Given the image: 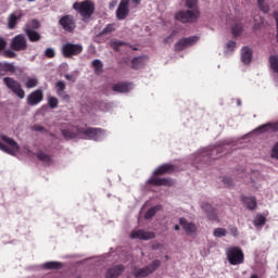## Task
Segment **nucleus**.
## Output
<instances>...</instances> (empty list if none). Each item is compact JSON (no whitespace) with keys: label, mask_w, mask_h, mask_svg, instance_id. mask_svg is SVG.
Listing matches in <instances>:
<instances>
[{"label":"nucleus","mask_w":278,"mask_h":278,"mask_svg":"<svg viewBox=\"0 0 278 278\" xmlns=\"http://www.w3.org/2000/svg\"><path fill=\"white\" fill-rule=\"evenodd\" d=\"M173 173H175V165L170 163L162 164L153 172V176L147 180V184L148 186H155V187L175 186V182L170 178H159V177H162V175H170Z\"/></svg>","instance_id":"obj_1"},{"label":"nucleus","mask_w":278,"mask_h":278,"mask_svg":"<svg viewBox=\"0 0 278 278\" xmlns=\"http://www.w3.org/2000/svg\"><path fill=\"white\" fill-rule=\"evenodd\" d=\"M201 16V11L199 9L193 10H180L175 13V21L180 23H197Z\"/></svg>","instance_id":"obj_2"},{"label":"nucleus","mask_w":278,"mask_h":278,"mask_svg":"<svg viewBox=\"0 0 278 278\" xmlns=\"http://www.w3.org/2000/svg\"><path fill=\"white\" fill-rule=\"evenodd\" d=\"M226 256L230 266H240V264H244V252H242L240 247L228 248Z\"/></svg>","instance_id":"obj_3"},{"label":"nucleus","mask_w":278,"mask_h":278,"mask_svg":"<svg viewBox=\"0 0 278 278\" xmlns=\"http://www.w3.org/2000/svg\"><path fill=\"white\" fill-rule=\"evenodd\" d=\"M74 10L80 14L84 18H90L94 14V2L91 0H85L83 2H75L73 4Z\"/></svg>","instance_id":"obj_4"},{"label":"nucleus","mask_w":278,"mask_h":278,"mask_svg":"<svg viewBox=\"0 0 278 278\" xmlns=\"http://www.w3.org/2000/svg\"><path fill=\"white\" fill-rule=\"evenodd\" d=\"M160 266H162V261L154 260L150 265H147L142 268L134 269L132 275L136 278L149 277V275H153V273H155L157 268H160Z\"/></svg>","instance_id":"obj_5"},{"label":"nucleus","mask_w":278,"mask_h":278,"mask_svg":"<svg viewBox=\"0 0 278 278\" xmlns=\"http://www.w3.org/2000/svg\"><path fill=\"white\" fill-rule=\"evenodd\" d=\"M84 52V46L79 43L66 42L61 48L63 58H75Z\"/></svg>","instance_id":"obj_6"},{"label":"nucleus","mask_w":278,"mask_h":278,"mask_svg":"<svg viewBox=\"0 0 278 278\" xmlns=\"http://www.w3.org/2000/svg\"><path fill=\"white\" fill-rule=\"evenodd\" d=\"M0 139L2 140V142H5V144H9V147H10V148H8V146L3 144L0 141V151H3L4 153H8L9 155H16V153H18L21 147H18V143L14 139H12L5 135H1Z\"/></svg>","instance_id":"obj_7"},{"label":"nucleus","mask_w":278,"mask_h":278,"mask_svg":"<svg viewBox=\"0 0 278 278\" xmlns=\"http://www.w3.org/2000/svg\"><path fill=\"white\" fill-rule=\"evenodd\" d=\"M2 81L13 94L18 97V99H25V90H23L21 83L9 76L4 77Z\"/></svg>","instance_id":"obj_8"},{"label":"nucleus","mask_w":278,"mask_h":278,"mask_svg":"<svg viewBox=\"0 0 278 278\" xmlns=\"http://www.w3.org/2000/svg\"><path fill=\"white\" fill-rule=\"evenodd\" d=\"M225 152V147L218 146L211 149H206L204 152H202L197 160H201L203 157V162H206L210 164V160H216V155H220V153Z\"/></svg>","instance_id":"obj_9"},{"label":"nucleus","mask_w":278,"mask_h":278,"mask_svg":"<svg viewBox=\"0 0 278 278\" xmlns=\"http://www.w3.org/2000/svg\"><path fill=\"white\" fill-rule=\"evenodd\" d=\"M59 25L67 31L68 34H73L75 29H77V22H75V16L73 15H64L59 20Z\"/></svg>","instance_id":"obj_10"},{"label":"nucleus","mask_w":278,"mask_h":278,"mask_svg":"<svg viewBox=\"0 0 278 278\" xmlns=\"http://www.w3.org/2000/svg\"><path fill=\"white\" fill-rule=\"evenodd\" d=\"M197 42H199V36L182 38L174 45V51H176V53H179L180 51L188 49V47L197 45Z\"/></svg>","instance_id":"obj_11"},{"label":"nucleus","mask_w":278,"mask_h":278,"mask_svg":"<svg viewBox=\"0 0 278 278\" xmlns=\"http://www.w3.org/2000/svg\"><path fill=\"white\" fill-rule=\"evenodd\" d=\"M12 51H27V38L25 35L20 34L12 38L10 42Z\"/></svg>","instance_id":"obj_12"},{"label":"nucleus","mask_w":278,"mask_h":278,"mask_svg":"<svg viewBox=\"0 0 278 278\" xmlns=\"http://www.w3.org/2000/svg\"><path fill=\"white\" fill-rule=\"evenodd\" d=\"M81 134V136H85L87 140H94L98 142V140H102V138L105 136V130L103 128L89 127L87 129L83 128Z\"/></svg>","instance_id":"obj_13"},{"label":"nucleus","mask_w":278,"mask_h":278,"mask_svg":"<svg viewBox=\"0 0 278 278\" xmlns=\"http://www.w3.org/2000/svg\"><path fill=\"white\" fill-rule=\"evenodd\" d=\"M43 99L45 93L42 92V89H36L27 96L26 103L27 105H30V108H34L39 103H42Z\"/></svg>","instance_id":"obj_14"},{"label":"nucleus","mask_w":278,"mask_h":278,"mask_svg":"<svg viewBox=\"0 0 278 278\" xmlns=\"http://www.w3.org/2000/svg\"><path fill=\"white\" fill-rule=\"evenodd\" d=\"M83 128L77 126H70L68 128H64L61 130V134L65 140H75V138L81 137Z\"/></svg>","instance_id":"obj_15"},{"label":"nucleus","mask_w":278,"mask_h":278,"mask_svg":"<svg viewBox=\"0 0 278 278\" xmlns=\"http://www.w3.org/2000/svg\"><path fill=\"white\" fill-rule=\"evenodd\" d=\"M131 0H121L117 10H116V18L117 21H125L127 16H129V3Z\"/></svg>","instance_id":"obj_16"},{"label":"nucleus","mask_w":278,"mask_h":278,"mask_svg":"<svg viewBox=\"0 0 278 278\" xmlns=\"http://www.w3.org/2000/svg\"><path fill=\"white\" fill-rule=\"evenodd\" d=\"M131 240H153L155 232L147 231L144 229L132 230L130 233Z\"/></svg>","instance_id":"obj_17"},{"label":"nucleus","mask_w":278,"mask_h":278,"mask_svg":"<svg viewBox=\"0 0 278 278\" xmlns=\"http://www.w3.org/2000/svg\"><path fill=\"white\" fill-rule=\"evenodd\" d=\"M23 16L24 14L22 10H17L9 14L7 24L8 29H16V25H18V22Z\"/></svg>","instance_id":"obj_18"},{"label":"nucleus","mask_w":278,"mask_h":278,"mask_svg":"<svg viewBox=\"0 0 278 278\" xmlns=\"http://www.w3.org/2000/svg\"><path fill=\"white\" fill-rule=\"evenodd\" d=\"M179 225L182 227L184 231L187 236H192V233H197V225L194 223L188 222L185 217L179 219Z\"/></svg>","instance_id":"obj_19"},{"label":"nucleus","mask_w":278,"mask_h":278,"mask_svg":"<svg viewBox=\"0 0 278 278\" xmlns=\"http://www.w3.org/2000/svg\"><path fill=\"white\" fill-rule=\"evenodd\" d=\"M125 273V265H115L106 270L105 278H118Z\"/></svg>","instance_id":"obj_20"},{"label":"nucleus","mask_w":278,"mask_h":278,"mask_svg":"<svg viewBox=\"0 0 278 278\" xmlns=\"http://www.w3.org/2000/svg\"><path fill=\"white\" fill-rule=\"evenodd\" d=\"M55 88H56V94L58 97H60L61 99H63V101H70L71 100V96H68V93H66V84L64 83V80H59L55 84Z\"/></svg>","instance_id":"obj_21"},{"label":"nucleus","mask_w":278,"mask_h":278,"mask_svg":"<svg viewBox=\"0 0 278 278\" xmlns=\"http://www.w3.org/2000/svg\"><path fill=\"white\" fill-rule=\"evenodd\" d=\"M202 210L205 212L208 220H218V215L216 214V211L212 206V204L207 202H203L201 204Z\"/></svg>","instance_id":"obj_22"},{"label":"nucleus","mask_w":278,"mask_h":278,"mask_svg":"<svg viewBox=\"0 0 278 278\" xmlns=\"http://www.w3.org/2000/svg\"><path fill=\"white\" fill-rule=\"evenodd\" d=\"M8 73H16V66H14V63L0 62V77H4Z\"/></svg>","instance_id":"obj_23"},{"label":"nucleus","mask_w":278,"mask_h":278,"mask_svg":"<svg viewBox=\"0 0 278 278\" xmlns=\"http://www.w3.org/2000/svg\"><path fill=\"white\" fill-rule=\"evenodd\" d=\"M113 92H118L119 94H125L131 90L129 83H117L112 86Z\"/></svg>","instance_id":"obj_24"},{"label":"nucleus","mask_w":278,"mask_h":278,"mask_svg":"<svg viewBox=\"0 0 278 278\" xmlns=\"http://www.w3.org/2000/svg\"><path fill=\"white\" fill-rule=\"evenodd\" d=\"M253 60V51H251V48L243 47L241 50V62L243 64H251Z\"/></svg>","instance_id":"obj_25"},{"label":"nucleus","mask_w":278,"mask_h":278,"mask_svg":"<svg viewBox=\"0 0 278 278\" xmlns=\"http://www.w3.org/2000/svg\"><path fill=\"white\" fill-rule=\"evenodd\" d=\"M241 201L245 205V207L250 211H253L255 210V207H257V199H255V197L241 195Z\"/></svg>","instance_id":"obj_26"},{"label":"nucleus","mask_w":278,"mask_h":278,"mask_svg":"<svg viewBox=\"0 0 278 278\" xmlns=\"http://www.w3.org/2000/svg\"><path fill=\"white\" fill-rule=\"evenodd\" d=\"M144 64H147V58L137 56L131 60V68L134 71H139V68H143Z\"/></svg>","instance_id":"obj_27"},{"label":"nucleus","mask_w":278,"mask_h":278,"mask_svg":"<svg viewBox=\"0 0 278 278\" xmlns=\"http://www.w3.org/2000/svg\"><path fill=\"white\" fill-rule=\"evenodd\" d=\"M25 34H26L29 42H39V40L42 38V36H40L38 31H36L31 28H26Z\"/></svg>","instance_id":"obj_28"},{"label":"nucleus","mask_w":278,"mask_h":278,"mask_svg":"<svg viewBox=\"0 0 278 278\" xmlns=\"http://www.w3.org/2000/svg\"><path fill=\"white\" fill-rule=\"evenodd\" d=\"M37 159L39 160V162H43L46 166H51V164H53V159L51 157V155L45 153L43 151L37 152Z\"/></svg>","instance_id":"obj_29"},{"label":"nucleus","mask_w":278,"mask_h":278,"mask_svg":"<svg viewBox=\"0 0 278 278\" xmlns=\"http://www.w3.org/2000/svg\"><path fill=\"white\" fill-rule=\"evenodd\" d=\"M243 31H244V28L242 26V23H236L231 27V34H232L233 38H238V36H242Z\"/></svg>","instance_id":"obj_30"},{"label":"nucleus","mask_w":278,"mask_h":278,"mask_svg":"<svg viewBox=\"0 0 278 278\" xmlns=\"http://www.w3.org/2000/svg\"><path fill=\"white\" fill-rule=\"evenodd\" d=\"M269 66L278 75V55L273 54L269 56Z\"/></svg>","instance_id":"obj_31"},{"label":"nucleus","mask_w":278,"mask_h":278,"mask_svg":"<svg viewBox=\"0 0 278 278\" xmlns=\"http://www.w3.org/2000/svg\"><path fill=\"white\" fill-rule=\"evenodd\" d=\"M257 7L261 12H264V14H268V12H270V5L266 3V0H257Z\"/></svg>","instance_id":"obj_32"},{"label":"nucleus","mask_w":278,"mask_h":278,"mask_svg":"<svg viewBox=\"0 0 278 278\" xmlns=\"http://www.w3.org/2000/svg\"><path fill=\"white\" fill-rule=\"evenodd\" d=\"M43 266L47 270H58L59 268H62V263H60V262H47Z\"/></svg>","instance_id":"obj_33"},{"label":"nucleus","mask_w":278,"mask_h":278,"mask_svg":"<svg viewBox=\"0 0 278 278\" xmlns=\"http://www.w3.org/2000/svg\"><path fill=\"white\" fill-rule=\"evenodd\" d=\"M114 24H108L101 33L97 35V38H101V36H105V34H112V31H115Z\"/></svg>","instance_id":"obj_34"},{"label":"nucleus","mask_w":278,"mask_h":278,"mask_svg":"<svg viewBox=\"0 0 278 278\" xmlns=\"http://www.w3.org/2000/svg\"><path fill=\"white\" fill-rule=\"evenodd\" d=\"M92 66L94 68V73H97V74L103 73V63L101 62V60H99V59L93 60Z\"/></svg>","instance_id":"obj_35"},{"label":"nucleus","mask_w":278,"mask_h":278,"mask_svg":"<svg viewBox=\"0 0 278 278\" xmlns=\"http://www.w3.org/2000/svg\"><path fill=\"white\" fill-rule=\"evenodd\" d=\"M266 225V217L264 215H257L254 218V226L255 227H264Z\"/></svg>","instance_id":"obj_36"},{"label":"nucleus","mask_w":278,"mask_h":278,"mask_svg":"<svg viewBox=\"0 0 278 278\" xmlns=\"http://www.w3.org/2000/svg\"><path fill=\"white\" fill-rule=\"evenodd\" d=\"M199 3V0H186V8H188V10H199V8L197 7Z\"/></svg>","instance_id":"obj_37"},{"label":"nucleus","mask_w":278,"mask_h":278,"mask_svg":"<svg viewBox=\"0 0 278 278\" xmlns=\"http://www.w3.org/2000/svg\"><path fill=\"white\" fill-rule=\"evenodd\" d=\"M59 100L58 98L50 96L48 97V105L51 110H55L58 108Z\"/></svg>","instance_id":"obj_38"},{"label":"nucleus","mask_w":278,"mask_h":278,"mask_svg":"<svg viewBox=\"0 0 278 278\" xmlns=\"http://www.w3.org/2000/svg\"><path fill=\"white\" fill-rule=\"evenodd\" d=\"M215 238H225L227 236V229L225 228H216L213 232Z\"/></svg>","instance_id":"obj_39"},{"label":"nucleus","mask_w":278,"mask_h":278,"mask_svg":"<svg viewBox=\"0 0 278 278\" xmlns=\"http://www.w3.org/2000/svg\"><path fill=\"white\" fill-rule=\"evenodd\" d=\"M178 31L173 30L167 37L164 38L163 42L165 45H170L174 42L175 36H177Z\"/></svg>","instance_id":"obj_40"},{"label":"nucleus","mask_w":278,"mask_h":278,"mask_svg":"<svg viewBox=\"0 0 278 278\" xmlns=\"http://www.w3.org/2000/svg\"><path fill=\"white\" fill-rule=\"evenodd\" d=\"M155 214H157V206H153V207L149 208V210L147 211V213H146L144 218H146L147 220H149V219H151L152 217H154Z\"/></svg>","instance_id":"obj_41"},{"label":"nucleus","mask_w":278,"mask_h":278,"mask_svg":"<svg viewBox=\"0 0 278 278\" xmlns=\"http://www.w3.org/2000/svg\"><path fill=\"white\" fill-rule=\"evenodd\" d=\"M38 86V79L37 78H27L25 87L30 89V88H36Z\"/></svg>","instance_id":"obj_42"},{"label":"nucleus","mask_w":278,"mask_h":278,"mask_svg":"<svg viewBox=\"0 0 278 278\" xmlns=\"http://www.w3.org/2000/svg\"><path fill=\"white\" fill-rule=\"evenodd\" d=\"M2 55L3 58H8L9 60H14V58H16V52H14V50L12 49H8L2 52Z\"/></svg>","instance_id":"obj_43"},{"label":"nucleus","mask_w":278,"mask_h":278,"mask_svg":"<svg viewBox=\"0 0 278 278\" xmlns=\"http://www.w3.org/2000/svg\"><path fill=\"white\" fill-rule=\"evenodd\" d=\"M45 55L49 60H52V58H55V50L53 48H47L46 51H45Z\"/></svg>","instance_id":"obj_44"},{"label":"nucleus","mask_w":278,"mask_h":278,"mask_svg":"<svg viewBox=\"0 0 278 278\" xmlns=\"http://www.w3.org/2000/svg\"><path fill=\"white\" fill-rule=\"evenodd\" d=\"M223 182L225 184V186H228V188H229V187L233 186V178H231V177H224L223 178Z\"/></svg>","instance_id":"obj_45"},{"label":"nucleus","mask_w":278,"mask_h":278,"mask_svg":"<svg viewBox=\"0 0 278 278\" xmlns=\"http://www.w3.org/2000/svg\"><path fill=\"white\" fill-rule=\"evenodd\" d=\"M226 48L228 51H233V49H236V41L230 40L226 43Z\"/></svg>","instance_id":"obj_46"},{"label":"nucleus","mask_w":278,"mask_h":278,"mask_svg":"<svg viewBox=\"0 0 278 278\" xmlns=\"http://www.w3.org/2000/svg\"><path fill=\"white\" fill-rule=\"evenodd\" d=\"M5 47H8V41H5V39L0 37V53L1 51H5Z\"/></svg>","instance_id":"obj_47"},{"label":"nucleus","mask_w":278,"mask_h":278,"mask_svg":"<svg viewBox=\"0 0 278 278\" xmlns=\"http://www.w3.org/2000/svg\"><path fill=\"white\" fill-rule=\"evenodd\" d=\"M271 157H276V160H278V142L273 148Z\"/></svg>","instance_id":"obj_48"},{"label":"nucleus","mask_w":278,"mask_h":278,"mask_svg":"<svg viewBox=\"0 0 278 278\" xmlns=\"http://www.w3.org/2000/svg\"><path fill=\"white\" fill-rule=\"evenodd\" d=\"M230 236H232L233 238H238V227L232 226L230 228Z\"/></svg>","instance_id":"obj_49"},{"label":"nucleus","mask_w":278,"mask_h":278,"mask_svg":"<svg viewBox=\"0 0 278 278\" xmlns=\"http://www.w3.org/2000/svg\"><path fill=\"white\" fill-rule=\"evenodd\" d=\"M34 131H47V128H45V126L41 125H35L33 126Z\"/></svg>","instance_id":"obj_50"},{"label":"nucleus","mask_w":278,"mask_h":278,"mask_svg":"<svg viewBox=\"0 0 278 278\" xmlns=\"http://www.w3.org/2000/svg\"><path fill=\"white\" fill-rule=\"evenodd\" d=\"M116 3H118L116 0H112L109 4L110 10H114V8H116Z\"/></svg>","instance_id":"obj_51"},{"label":"nucleus","mask_w":278,"mask_h":278,"mask_svg":"<svg viewBox=\"0 0 278 278\" xmlns=\"http://www.w3.org/2000/svg\"><path fill=\"white\" fill-rule=\"evenodd\" d=\"M65 79H67V81H75V76H74V75H70V74H66V75H65Z\"/></svg>","instance_id":"obj_52"},{"label":"nucleus","mask_w":278,"mask_h":278,"mask_svg":"<svg viewBox=\"0 0 278 278\" xmlns=\"http://www.w3.org/2000/svg\"><path fill=\"white\" fill-rule=\"evenodd\" d=\"M267 129H268V124H265V125L258 127L260 131H266Z\"/></svg>","instance_id":"obj_53"},{"label":"nucleus","mask_w":278,"mask_h":278,"mask_svg":"<svg viewBox=\"0 0 278 278\" xmlns=\"http://www.w3.org/2000/svg\"><path fill=\"white\" fill-rule=\"evenodd\" d=\"M142 0H131V2L135 4V8H138L140 5Z\"/></svg>","instance_id":"obj_54"},{"label":"nucleus","mask_w":278,"mask_h":278,"mask_svg":"<svg viewBox=\"0 0 278 278\" xmlns=\"http://www.w3.org/2000/svg\"><path fill=\"white\" fill-rule=\"evenodd\" d=\"M115 45H116V47H123V45H125V42L118 41V42H116Z\"/></svg>","instance_id":"obj_55"},{"label":"nucleus","mask_w":278,"mask_h":278,"mask_svg":"<svg viewBox=\"0 0 278 278\" xmlns=\"http://www.w3.org/2000/svg\"><path fill=\"white\" fill-rule=\"evenodd\" d=\"M174 229H175V231H179V229H180L179 225L176 224V225L174 226Z\"/></svg>","instance_id":"obj_56"},{"label":"nucleus","mask_w":278,"mask_h":278,"mask_svg":"<svg viewBox=\"0 0 278 278\" xmlns=\"http://www.w3.org/2000/svg\"><path fill=\"white\" fill-rule=\"evenodd\" d=\"M250 278H260V276H257V274H254Z\"/></svg>","instance_id":"obj_57"},{"label":"nucleus","mask_w":278,"mask_h":278,"mask_svg":"<svg viewBox=\"0 0 278 278\" xmlns=\"http://www.w3.org/2000/svg\"><path fill=\"white\" fill-rule=\"evenodd\" d=\"M34 23H36V25H38V21H36V20H33V25H34Z\"/></svg>","instance_id":"obj_58"},{"label":"nucleus","mask_w":278,"mask_h":278,"mask_svg":"<svg viewBox=\"0 0 278 278\" xmlns=\"http://www.w3.org/2000/svg\"><path fill=\"white\" fill-rule=\"evenodd\" d=\"M50 136H51L52 138H55V135H54V134H50Z\"/></svg>","instance_id":"obj_59"},{"label":"nucleus","mask_w":278,"mask_h":278,"mask_svg":"<svg viewBox=\"0 0 278 278\" xmlns=\"http://www.w3.org/2000/svg\"><path fill=\"white\" fill-rule=\"evenodd\" d=\"M165 260H168V255H165Z\"/></svg>","instance_id":"obj_60"},{"label":"nucleus","mask_w":278,"mask_h":278,"mask_svg":"<svg viewBox=\"0 0 278 278\" xmlns=\"http://www.w3.org/2000/svg\"><path fill=\"white\" fill-rule=\"evenodd\" d=\"M27 1L31 2V1H36V0H27Z\"/></svg>","instance_id":"obj_61"}]
</instances>
